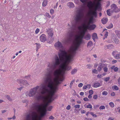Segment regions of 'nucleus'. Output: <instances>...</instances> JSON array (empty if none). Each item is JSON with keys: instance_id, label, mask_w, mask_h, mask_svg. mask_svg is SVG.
Instances as JSON below:
<instances>
[{"instance_id": "f257e3e1", "label": "nucleus", "mask_w": 120, "mask_h": 120, "mask_svg": "<svg viewBox=\"0 0 120 120\" xmlns=\"http://www.w3.org/2000/svg\"><path fill=\"white\" fill-rule=\"evenodd\" d=\"M69 63H62L60 65V69H57L60 64L54 67L53 63L48 64L44 78V81L47 84L42 85V94L47 92L52 95L55 93L58 90V86L61 83L60 81H62L63 80L60 77V76L63 75L65 71L71 69V67L68 65Z\"/></svg>"}, {"instance_id": "f03ea898", "label": "nucleus", "mask_w": 120, "mask_h": 120, "mask_svg": "<svg viewBox=\"0 0 120 120\" xmlns=\"http://www.w3.org/2000/svg\"><path fill=\"white\" fill-rule=\"evenodd\" d=\"M75 38L73 45L70 49V52L69 54H68L65 50L61 42L59 41L56 42L54 46L56 49L59 50L60 52L58 53V56L56 55L52 62L49 63H53V66L55 67L57 65L60 64L61 63H70L72 61L76 51L80 46H77L75 44Z\"/></svg>"}, {"instance_id": "7ed1b4c3", "label": "nucleus", "mask_w": 120, "mask_h": 120, "mask_svg": "<svg viewBox=\"0 0 120 120\" xmlns=\"http://www.w3.org/2000/svg\"><path fill=\"white\" fill-rule=\"evenodd\" d=\"M42 86L40 90V93L42 95H46V96L43 97L41 99H43V101L44 104L41 105H39L37 103H35L33 104L32 107L33 109L39 112H40V115L38 116L36 114L33 115L31 113V120H41V118L43 117L45 115L46 113V108L48 105L49 103L51 102L54 100L52 98V96L54 95H51L48 92H46L44 94L41 93Z\"/></svg>"}, {"instance_id": "20e7f679", "label": "nucleus", "mask_w": 120, "mask_h": 120, "mask_svg": "<svg viewBox=\"0 0 120 120\" xmlns=\"http://www.w3.org/2000/svg\"><path fill=\"white\" fill-rule=\"evenodd\" d=\"M83 15V12L80 11H79L74 16L75 22H71V26L69 24H68L69 27L68 29V36L65 40V41L67 42H68L70 41L72 37L73 36L74 30L76 29L77 25L81 22Z\"/></svg>"}, {"instance_id": "39448f33", "label": "nucleus", "mask_w": 120, "mask_h": 120, "mask_svg": "<svg viewBox=\"0 0 120 120\" xmlns=\"http://www.w3.org/2000/svg\"><path fill=\"white\" fill-rule=\"evenodd\" d=\"M94 18L93 17H90L89 18V21H87L86 23L83 25V29L80 32V34L77 35L75 37V44L77 46H80L82 41V38H83L85 33L87 29L90 30H93L96 27L95 24H93L90 25L91 23H93L94 22Z\"/></svg>"}, {"instance_id": "423d86ee", "label": "nucleus", "mask_w": 120, "mask_h": 120, "mask_svg": "<svg viewBox=\"0 0 120 120\" xmlns=\"http://www.w3.org/2000/svg\"><path fill=\"white\" fill-rule=\"evenodd\" d=\"M39 86H36L34 87L33 88L29 90V92L27 93H26V95L27 97H33L34 96V98L38 100H40L42 98V96L40 94H41L40 93L38 94H36L37 91L39 87ZM40 90L39 91H40Z\"/></svg>"}, {"instance_id": "0eeeda50", "label": "nucleus", "mask_w": 120, "mask_h": 120, "mask_svg": "<svg viewBox=\"0 0 120 120\" xmlns=\"http://www.w3.org/2000/svg\"><path fill=\"white\" fill-rule=\"evenodd\" d=\"M111 11L110 9L108 10H107V13L108 15L110 16L111 15V13L110 12H116L117 11V7L116 5L115 4H113L111 5Z\"/></svg>"}, {"instance_id": "6e6552de", "label": "nucleus", "mask_w": 120, "mask_h": 120, "mask_svg": "<svg viewBox=\"0 0 120 120\" xmlns=\"http://www.w3.org/2000/svg\"><path fill=\"white\" fill-rule=\"evenodd\" d=\"M16 81L20 84L21 86H23L24 87L29 85V84L27 81L25 80L18 79H17Z\"/></svg>"}, {"instance_id": "1a4fd4ad", "label": "nucleus", "mask_w": 120, "mask_h": 120, "mask_svg": "<svg viewBox=\"0 0 120 120\" xmlns=\"http://www.w3.org/2000/svg\"><path fill=\"white\" fill-rule=\"evenodd\" d=\"M98 8H98L95 6L94 10H91L90 11L89 14L90 17H93V18H96L97 17V14L96 11Z\"/></svg>"}, {"instance_id": "9d476101", "label": "nucleus", "mask_w": 120, "mask_h": 120, "mask_svg": "<svg viewBox=\"0 0 120 120\" xmlns=\"http://www.w3.org/2000/svg\"><path fill=\"white\" fill-rule=\"evenodd\" d=\"M40 40L41 42H44L46 40V35L44 34H41L40 37Z\"/></svg>"}, {"instance_id": "9b49d317", "label": "nucleus", "mask_w": 120, "mask_h": 120, "mask_svg": "<svg viewBox=\"0 0 120 120\" xmlns=\"http://www.w3.org/2000/svg\"><path fill=\"white\" fill-rule=\"evenodd\" d=\"M46 32L49 36H52L53 33L52 30L51 29H47Z\"/></svg>"}, {"instance_id": "f8f14e48", "label": "nucleus", "mask_w": 120, "mask_h": 120, "mask_svg": "<svg viewBox=\"0 0 120 120\" xmlns=\"http://www.w3.org/2000/svg\"><path fill=\"white\" fill-rule=\"evenodd\" d=\"M95 2H94L93 3H92V1H90L88 3V6L89 8H92L94 5L95 4Z\"/></svg>"}, {"instance_id": "ddd939ff", "label": "nucleus", "mask_w": 120, "mask_h": 120, "mask_svg": "<svg viewBox=\"0 0 120 120\" xmlns=\"http://www.w3.org/2000/svg\"><path fill=\"white\" fill-rule=\"evenodd\" d=\"M91 35L89 34H87L86 35L84 36L83 38H82L86 39V40H89L90 38Z\"/></svg>"}, {"instance_id": "4468645a", "label": "nucleus", "mask_w": 120, "mask_h": 120, "mask_svg": "<svg viewBox=\"0 0 120 120\" xmlns=\"http://www.w3.org/2000/svg\"><path fill=\"white\" fill-rule=\"evenodd\" d=\"M67 6L70 8H73L75 7L73 3L72 2H69L67 4Z\"/></svg>"}, {"instance_id": "2eb2a0df", "label": "nucleus", "mask_w": 120, "mask_h": 120, "mask_svg": "<svg viewBox=\"0 0 120 120\" xmlns=\"http://www.w3.org/2000/svg\"><path fill=\"white\" fill-rule=\"evenodd\" d=\"M92 38L93 40L95 41V39L98 38L97 35L96 33H94L93 34L92 36Z\"/></svg>"}, {"instance_id": "dca6fc26", "label": "nucleus", "mask_w": 120, "mask_h": 120, "mask_svg": "<svg viewBox=\"0 0 120 120\" xmlns=\"http://www.w3.org/2000/svg\"><path fill=\"white\" fill-rule=\"evenodd\" d=\"M54 38H52V36H49L48 38V40L49 41V43H51L53 41Z\"/></svg>"}, {"instance_id": "f3484780", "label": "nucleus", "mask_w": 120, "mask_h": 120, "mask_svg": "<svg viewBox=\"0 0 120 120\" xmlns=\"http://www.w3.org/2000/svg\"><path fill=\"white\" fill-rule=\"evenodd\" d=\"M115 67V66H112L111 67V68L112 69H113L115 72H117L118 70V68L117 67Z\"/></svg>"}, {"instance_id": "a211bd4d", "label": "nucleus", "mask_w": 120, "mask_h": 120, "mask_svg": "<svg viewBox=\"0 0 120 120\" xmlns=\"http://www.w3.org/2000/svg\"><path fill=\"white\" fill-rule=\"evenodd\" d=\"M108 21V19L106 18H104L101 20V22L103 24H106Z\"/></svg>"}, {"instance_id": "6ab92c4d", "label": "nucleus", "mask_w": 120, "mask_h": 120, "mask_svg": "<svg viewBox=\"0 0 120 120\" xmlns=\"http://www.w3.org/2000/svg\"><path fill=\"white\" fill-rule=\"evenodd\" d=\"M95 1H97L98 2L97 3L96 5V6L99 8L100 7L101 4L100 1L101 0H94Z\"/></svg>"}, {"instance_id": "aec40b11", "label": "nucleus", "mask_w": 120, "mask_h": 120, "mask_svg": "<svg viewBox=\"0 0 120 120\" xmlns=\"http://www.w3.org/2000/svg\"><path fill=\"white\" fill-rule=\"evenodd\" d=\"M31 115L30 114H27L26 116V120H31Z\"/></svg>"}, {"instance_id": "412c9836", "label": "nucleus", "mask_w": 120, "mask_h": 120, "mask_svg": "<svg viewBox=\"0 0 120 120\" xmlns=\"http://www.w3.org/2000/svg\"><path fill=\"white\" fill-rule=\"evenodd\" d=\"M113 46V45H111L109 44L107 45H105L104 46V48L105 49H110V47L111 46Z\"/></svg>"}, {"instance_id": "4be33fe9", "label": "nucleus", "mask_w": 120, "mask_h": 120, "mask_svg": "<svg viewBox=\"0 0 120 120\" xmlns=\"http://www.w3.org/2000/svg\"><path fill=\"white\" fill-rule=\"evenodd\" d=\"M114 57L116 59H120V53L116 54L114 56Z\"/></svg>"}, {"instance_id": "5701e85b", "label": "nucleus", "mask_w": 120, "mask_h": 120, "mask_svg": "<svg viewBox=\"0 0 120 120\" xmlns=\"http://www.w3.org/2000/svg\"><path fill=\"white\" fill-rule=\"evenodd\" d=\"M99 66L102 68L105 67H107L106 64H105L103 63H100L99 64Z\"/></svg>"}, {"instance_id": "b1692460", "label": "nucleus", "mask_w": 120, "mask_h": 120, "mask_svg": "<svg viewBox=\"0 0 120 120\" xmlns=\"http://www.w3.org/2000/svg\"><path fill=\"white\" fill-rule=\"evenodd\" d=\"M93 44L92 41H89L87 43V46L88 47H90Z\"/></svg>"}, {"instance_id": "393cba45", "label": "nucleus", "mask_w": 120, "mask_h": 120, "mask_svg": "<svg viewBox=\"0 0 120 120\" xmlns=\"http://www.w3.org/2000/svg\"><path fill=\"white\" fill-rule=\"evenodd\" d=\"M100 84L99 82L95 83L93 86V87L95 88H97L100 86Z\"/></svg>"}, {"instance_id": "a878e982", "label": "nucleus", "mask_w": 120, "mask_h": 120, "mask_svg": "<svg viewBox=\"0 0 120 120\" xmlns=\"http://www.w3.org/2000/svg\"><path fill=\"white\" fill-rule=\"evenodd\" d=\"M112 89L113 90H117L119 89V88L116 85H114L112 87Z\"/></svg>"}, {"instance_id": "bb28decb", "label": "nucleus", "mask_w": 120, "mask_h": 120, "mask_svg": "<svg viewBox=\"0 0 120 120\" xmlns=\"http://www.w3.org/2000/svg\"><path fill=\"white\" fill-rule=\"evenodd\" d=\"M115 32L118 37L120 39V31H116Z\"/></svg>"}, {"instance_id": "cd10ccee", "label": "nucleus", "mask_w": 120, "mask_h": 120, "mask_svg": "<svg viewBox=\"0 0 120 120\" xmlns=\"http://www.w3.org/2000/svg\"><path fill=\"white\" fill-rule=\"evenodd\" d=\"M47 4V0H44L42 3V6L44 7L46 6Z\"/></svg>"}, {"instance_id": "c85d7f7f", "label": "nucleus", "mask_w": 120, "mask_h": 120, "mask_svg": "<svg viewBox=\"0 0 120 120\" xmlns=\"http://www.w3.org/2000/svg\"><path fill=\"white\" fill-rule=\"evenodd\" d=\"M35 44L36 45V50L37 51L38 50L40 47V44L39 43H36Z\"/></svg>"}, {"instance_id": "c756f323", "label": "nucleus", "mask_w": 120, "mask_h": 120, "mask_svg": "<svg viewBox=\"0 0 120 120\" xmlns=\"http://www.w3.org/2000/svg\"><path fill=\"white\" fill-rule=\"evenodd\" d=\"M88 86H89V88L91 87V85L90 84H87L86 85L84 86L83 87V89H86L88 88Z\"/></svg>"}, {"instance_id": "7c9ffc66", "label": "nucleus", "mask_w": 120, "mask_h": 120, "mask_svg": "<svg viewBox=\"0 0 120 120\" xmlns=\"http://www.w3.org/2000/svg\"><path fill=\"white\" fill-rule=\"evenodd\" d=\"M114 41V42L116 44H118L119 42V41L117 38H113Z\"/></svg>"}, {"instance_id": "2f4dec72", "label": "nucleus", "mask_w": 120, "mask_h": 120, "mask_svg": "<svg viewBox=\"0 0 120 120\" xmlns=\"http://www.w3.org/2000/svg\"><path fill=\"white\" fill-rule=\"evenodd\" d=\"M6 97L7 98V99L10 101H12V99L11 98L10 96L7 95L6 96Z\"/></svg>"}, {"instance_id": "473e14b6", "label": "nucleus", "mask_w": 120, "mask_h": 120, "mask_svg": "<svg viewBox=\"0 0 120 120\" xmlns=\"http://www.w3.org/2000/svg\"><path fill=\"white\" fill-rule=\"evenodd\" d=\"M113 27V25L112 23H110L109 26H108L107 27V28L109 29H110L112 28Z\"/></svg>"}, {"instance_id": "72a5a7b5", "label": "nucleus", "mask_w": 120, "mask_h": 120, "mask_svg": "<svg viewBox=\"0 0 120 120\" xmlns=\"http://www.w3.org/2000/svg\"><path fill=\"white\" fill-rule=\"evenodd\" d=\"M77 71V70L76 69H73L71 71V73L73 75L76 73Z\"/></svg>"}, {"instance_id": "f704fd0d", "label": "nucleus", "mask_w": 120, "mask_h": 120, "mask_svg": "<svg viewBox=\"0 0 120 120\" xmlns=\"http://www.w3.org/2000/svg\"><path fill=\"white\" fill-rule=\"evenodd\" d=\"M109 104L111 107L113 108L114 106V104L112 102H110Z\"/></svg>"}, {"instance_id": "c9c22d12", "label": "nucleus", "mask_w": 120, "mask_h": 120, "mask_svg": "<svg viewBox=\"0 0 120 120\" xmlns=\"http://www.w3.org/2000/svg\"><path fill=\"white\" fill-rule=\"evenodd\" d=\"M110 79V77H106L104 78V81L105 82H107L109 81Z\"/></svg>"}, {"instance_id": "e433bc0d", "label": "nucleus", "mask_w": 120, "mask_h": 120, "mask_svg": "<svg viewBox=\"0 0 120 120\" xmlns=\"http://www.w3.org/2000/svg\"><path fill=\"white\" fill-rule=\"evenodd\" d=\"M117 52L116 51H113L112 52V54L113 56L114 57L115 56L116 54H117Z\"/></svg>"}, {"instance_id": "4c0bfd02", "label": "nucleus", "mask_w": 120, "mask_h": 120, "mask_svg": "<svg viewBox=\"0 0 120 120\" xmlns=\"http://www.w3.org/2000/svg\"><path fill=\"white\" fill-rule=\"evenodd\" d=\"M103 70L105 72H107L108 71V68L106 67H105L103 68Z\"/></svg>"}, {"instance_id": "58836bf2", "label": "nucleus", "mask_w": 120, "mask_h": 120, "mask_svg": "<svg viewBox=\"0 0 120 120\" xmlns=\"http://www.w3.org/2000/svg\"><path fill=\"white\" fill-rule=\"evenodd\" d=\"M52 108V106H50L49 107H47L46 108V109L47 110L49 111H50Z\"/></svg>"}, {"instance_id": "ea45409f", "label": "nucleus", "mask_w": 120, "mask_h": 120, "mask_svg": "<svg viewBox=\"0 0 120 120\" xmlns=\"http://www.w3.org/2000/svg\"><path fill=\"white\" fill-rule=\"evenodd\" d=\"M92 72L93 73H95L96 74H97L98 73V70L95 69L93 70L92 71Z\"/></svg>"}, {"instance_id": "a19ab883", "label": "nucleus", "mask_w": 120, "mask_h": 120, "mask_svg": "<svg viewBox=\"0 0 120 120\" xmlns=\"http://www.w3.org/2000/svg\"><path fill=\"white\" fill-rule=\"evenodd\" d=\"M88 0H80V1L82 3L85 4Z\"/></svg>"}, {"instance_id": "79ce46f5", "label": "nucleus", "mask_w": 120, "mask_h": 120, "mask_svg": "<svg viewBox=\"0 0 120 120\" xmlns=\"http://www.w3.org/2000/svg\"><path fill=\"white\" fill-rule=\"evenodd\" d=\"M31 76L30 75H29L26 76L25 77V78L28 79H30V77Z\"/></svg>"}, {"instance_id": "37998d69", "label": "nucleus", "mask_w": 120, "mask_h": 120, "mask_svg": "<svg viewBox=\"0 0 120 120\" xmlns=\"http://www.w3.org/2000/svg\"><path fill=\"white\" fill-rule=\"evenodd\" d=\"M87 108H89L90 109L92 108V105L90 104H89L86 106Z\"/></svg>"}, {"instance_id": "c03bdc74", "label": "nucleus", "mask_w": 120, "mask_h": 120, "mask_svg": "<svg viewBox=\"0 0 120 120\" xmlns=\"http://www.w3.org/2000/svg\"><path fill=\"white\" fill-rule=\"evenodd\" d=\"M45 15L47 17L50 18L51 17V16L49 15V14L47 13H46L45 14Z\"/></svg>"}, {"instance_id": "a18cd8bd", "label": "nucleus", "mask_w": 120, "mask_h": 120, "mask_svg": "<svg viewBox=\"0 0 120 120\" xmlns=\"http://www.w3.org/2000/svg\"><path fill=\"white\" fill-rule=\"evenodd\" d=\"M108 94L107 92L106 91H103L102 93V94L103 95H107Z\"/></svg>"}, {"instance_id": "49530a36", "label": "nucleus", "mask_w": 120, "mask_h": 120, "mask_svg": "<svg viewBox=\"0 0 120 120\" xmlns=\"http://www.w3.org/2000/svg\"><path fill=\"white\" fill-rule=\"evenodd\" d=\"M90 114L92 115L94 117H96L97 116L96 115L94 114L93 112H90Z\"/></svg>"}, {"instance_id": "de8ad7c7", "label": "nucleus", "mask_w": 120, "mask_h": 120, "mask_svg": "<svg viewBox=\"0 0 120 120\" xmlns=\"http://www.w3.org/2000/svg\"><path fill=\"white\" fill-rule=\"evenodd\" d=\"M102 68L100 66H99L98 68V71L99 72H100Z\"/></svg>"}, {"instance_id": "09e8293b", "label": "nucleus", "mask_w": 120, "mask_h": 120, "mask_svg": "<svg viewBox=\"0 0 120 120\" xmlns=\"http://www.w3.org/2000/svg\"><path fill=\"white\" fill-rule=\"evenodd\" d=\"M54 11L53 9H51L50 11V14L51 15H52L54 13Z\"/></svg>"}, {"instance_id": "8fccbe9b", "label": "nucleus", "mask_w": 120, "mask_h": 120, "mask_svg": "<svg viewBox=\"0 0 120 120\" xmlns=\"http://www.w3.org/2000/svg\"><path fill=\"white\" fill-rule=\"evenodd\" d=\"M105 109V107L104 106H101L100 107L99 109L100 110L103 109Z\"/></svg>"}, {"instance_id": "3c124183", "label": "nucleus", "mask_w": 120, "mask_h": 120, "mask_svg": "<svg viewBox=\"0 0 120 120\" xmlns=\"http://www.w3.org/2000/svg\"><path fill=\"white\" fill-rule=\"evenodd\" d=\"M80 107V105H75L74 106V107L75 108H79Z\"/></svg>"}, {"instance_id": "603ef678", "label": "nucleus", "mask_w": 120, "mask_h": 120, "mask_svg": "<svg viewBox=\"0 0 120 120\" xmlns=\"http://www.w3.org/2000/svg\"><path fill=\"white\" fill-rule=\"evenodd\" d=\"M97 78H102L103 76H102V75L101 74H99L97 75Z\"/></svg>"}, {"instance_id": "864d4df0", "label": "nucleus", "mask_w": 120, "mask_h": 120, "mask_svg": "<svg viewBox=\"0 0 120 120\" xmlns=\"http://www.w3.org/2000/svg\"><path fill=\"white\" fill-rule=\"evenodd\" d=\"M83 85V84L82 83H80L78 85V86L79 87H81Z\"/></svg>"}, {"instance_id": "5fc2aeb1", "label": "nucleus", "mask_w": 120, "mask_h": 120, "mask_svg": "<svg viewBox=\"0 0 120 120\" xmlns=\"http://www.w3.org/2000/svg\"><path fill=\"white\" fill-rule=\"evenodd\" d=\"M22 102L23 103H25L27 104L28 102V101L26 100H24L22 101Z\"/></svg>"}, {"instance_id": "6e6d98bb", "label": "nucleus", "mask_w": 120, "mask_h": 120, "mask_svg": "<svg viewBox=\"0 0 120 120\" xmlns=\"http://www.w3.org/2000/svg\"><path fill=\"white\" fill-rule=\"evenodd\" d=\"M89 93L90 94L92 95L93 94V91L92 90H90L89 91Z\"/></svg>"}, {"instance_id": "4d7b16f0", "label": "nucleus", "mask_w": 120, "mask_h": 120, "mask_svg": "<svg viewBox=\"0 0 120 120\" xmlns=\"http://www.w3.org/2000/svg\"><path fill=\"white\" fill-rule=\"evenodd\" d=\"M39 31V29L38 28H37L35 31V33L36 34H38Z\"/></svg>"}, {"instance_id": "13d9d810", "label": "nucleus", "mask_w": 120, "mask_h": 120, "mask_svg": "<svg viewBox=\"0 0 120 120\" xmlns=\"http://www.w3.org/2000/svg\"><path fill=\"white\" fill-rule=\"evenodd\" d=\"M74 82V81H72L71 82V83L70 84V88L72 86V85L73 82Z\"/></svg>"}, {"instance_id": "bf43d9fd", "label": "nucleus", "mask_w": 120, "mask_h": 120, "mask_svg": "<svg viewBox=\"0 0 120 120\" xmlns=\"http://www.w3.org/2000/svg\"><path fill=\"white\" fill-rule=\"evenodd\" d=\"M71 107L70 105H68L66 107V109L68 110H69L70 109Z\"/></svg>"}, {"instance_id": "052dcab7", "label": "nucleus", "mask_w": 120, "mask_h": 120, "mask_svg": "<svg viewBox=\"0 0 120 120\" xmlns=\"http://www.w3.org/2000/svg\"><path fill=\"white\" fill-rule=\"evenodd\" d=\"M87 66L88 68L90 69L91 67V65L90 64H87Z\"/></svg>"}, {"instance_id": "680f3d73", "label": "nucleus", "mask_w": 120, "mask_h": 120, "mask_svg": "<svg viewBox=\"0 0 120 120\" xmlns=\"http://www.w3.org/2000/svg\"><path fill=\"white\" fill-rule=\"evenodd\" d=\"M97 95H94L93 98L94 99H96L97 98Z\"/></svg>"}, {"instance_id": "e2e57ef3", "label": "nucleus", "mask_w": 120, "mask_h": 120, "mask_svg": "<svg viewBox=\"0 0 120 120\" xmlns=\"http://www.w3.org/2000/svg\"><path fill=\"white\" fill-rule=\"evenodd\" d=\"M49 119L53 120L54 119V118L52 116H51L49 117Z\"/></svg>"}, {"instance_id": "0e129e2a", "label": "nucleus", "mask_w": 120, "mask_h": 120, "mask_svg": "<svg viewBox=\"0 0 120 120\" xmlns=\"http://www.w3.org/2000/svg\"><path fill=\"white\" fill-rule=\"evenodd\" d=\"M85 101H89V99L87 98H85L83 99Z\"/></svg>"}, {"instance_id": "69168bd1", "label": "nucleus", "mask_w": 120, "mask_h": 120, "mask_svg": "<svg viewBox=\"0 0 120 120\" xmlns=\"http://www.w3.org/2000/svg\"><path fill=\"white\" fill-rule=\"evenodd\" d=\"M24 87V86H21V87H20V88H18V89L19 90H22V88H23Z\"/></svg>"}, {"instance_id": "338daca9", "label": "nucleus", "mask_w": 120, "mask_h": 120, "mask_svg": "<svg viewBox=\"0 0 120 120\" xmlns=\"http://www.w3.org/2000/svg\"><path fill=\"white\" fill-rule=\"evenodd\" d=\"M111 95L112 96H114L115 95V93L113 92L111 94Z\"/></svg>"}, {"instance_id": "774afa93", "label": "nucleus", "mask_w": 120, "mask_h": 120, "mask_svg": "<svg viewBox=\"0 0 120 120\" xmlns=\"http://www.w3.org/2000/svg\"><path fill=\"white\" fill-rule=\"evenodd\" d=\"M118 84L120 85V77L119 78L118 80Z\"/></svg>"}]
</instances>
